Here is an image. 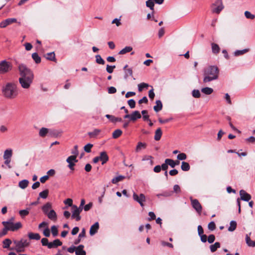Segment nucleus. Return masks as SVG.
<instances>
[{
	"instance_id": "nucleus-1",
	"label": "nucleus",
	"mask_w": 255,
	"mask_h": 255,
	"mask_svg": "<svg viewBox=\"0 0 255 255\" xmlns=\"http://www.w3.org/2000/svg\"><path fill=\"white\" fill-rule=\"evenodd\" d=\"M18 70L20 76L18 79L20 86L23 89H29L34 79L32 71L23 64L19 65Z\"/></svg>"
},
{
	"instance_id": "nucleus-2",
	"label": "nucleus",
	"mask_w": 255,
	"mask_h": 255,
	"mask_svg": "<svg viewBox=\"0 0 255 255\" xmlns=\"http://www.w3.org/2000/svg\"><path fill=\"white\" fill-rule=\"evenodd\" d=\"M219 70L216 66H209L203 70L204 83L210 82L218 78Z\"/></svg>"
},
{
	"instance_id": "nucleus-3",
	"label": "nucleus",
	"mask_w": 255,
	"mask_h": 255,
	"mask_svg": "<svg viewBox=\"0 0 255 255\" xmlns=\"http://www.w3.org/2000/svg\"><path fill=\"white\" fill-rule=\"evenodd\" d=\"M2 92L5 98L10 99H14L18 95L16 86L12 83H7L2 88Z\"/></svg>"
},
{
	"instance_id": "nucleus-4",
	"label": "nucleus",
	"mask_w": 255,
	"mask_h": 255,
	"mask_svg": "<svg viewBox=\"0 0 255 255\" xmlns=\"http://www.w3.org/2000/svg\"><path fill=\"white\" fill-rule=\"evenodd\" d=\"M13 243L15 245L14 247L11 248L10 250H15L16 252H23L25 248L29 245V242L26 240L21 239L20 241L13 240Z\"/></svg>"
},
{
	"instance_id": "nucleus-5",
	"label": "nucleus",
	"mask_w": 255,
	"mask_h": 255,
	"mask_svg": "<svg viewBox=\"0 0 255 255\" xmlns=\"http://www.w3.org/2000/svg\"><path fill=\"white\" fill-rule=\"evenodd\" d=\"M2 224L3 226H6L8 231H16L22 227L21 223L17 222L15 224L9 222H2Z\"/></svg>"
},
{
	"instance_id": "nucleus-6",
	"label": "nucleus",
	"mask_w": 255,
	"mask_h": 255,
	"mask_svg": "<svg viewBox=\"0 0 255 255\" xmlns=\"http://www.w3.org/2000/svg\"><path fill=\"white\" fill-rule=\"evenodd\" d=\"M12 66L10 62L6 60L0 62V73H5L11 69Z\"/></svg>"
},
{
	"instance_id": "nucleus-7",
	"label": "nucleus",
	"mask_w": 255,
	"mask_h": 255,
	"mask_svg": "<svg viewBox=\"0 0 255 255\" xmlns=\"http://www.w3.org/2000/svg\"><path fill=\"white\" fill-rule=\"evenodd\" d=\"M82 212V208H78L76 205L72 206V219H75L77 221L81 220L80 214Z\"/></svg>"
},
{
	"instance_id": "nucleus-8",
	"label": "nucleus",
	"mask_w": 255,
	"mask_h": 255,
	"mask_svg": "<svg viewBox=\"0 0 255 255\" xmlns=\"http://www.w3.org/2000/svg\"><path fill=\"white\" fill-rule=\"evenodd\" d=\"M192 207L199 214H201L202 207L201 204L199 203L197 199H193L192 197L190 198Z\"/></svg>"
},
{
	"instance_id": "nucleus-9",
	"label": "nucleus",
	"mask_w": 255,
	"mask_h": 255,
	"mask_svg": "<svg viewBox=\"0 0 255 255\" xmlns=\"http://www.w3.org/2000/svg\"><path fill=\"white\" fill-rule=\"evenodd\" d=\"M133 199H134V200L137 202L141 207L144 206V204H143V202L144 201H145V197L144 195V194H140L139 195V196H138L136 193H133Z\"/></svg>"
},
{
	"instance_id": "nucleus-10",
	"label": "nucleus",
	"mask_w": 255,
	"mask_h": 255,
	"mask_svg": "<svg viewBox=\"0 0 255 255\" xmlns=\"http://www.w3.org/2000/svg\"><path fill=\"white\" fill-rule=\"evenodd\" d=\"M141 118V114L138 111H133L130 115L128 114V121L135 122Z\"/></svg>"
},
{
	"instance_id": "nucleus-11",
	"label": "nucleus",
	"mask_w": 255,
	"mask_h": 255,
	"mask_svg": "<svg viewBox=\"0 0 255 255\" xmlns=\"http://www.w3.org/2000/svg\"><path fill=\"white\" fill-rule=\"evenodd\" d=\"M217 4H219V5L215 8H213L212 11L213 13H219L224 8L222 0H217L215 3L213 4V5L215 6Z\"/></svg>"
},
{
	"instance_id": "nucleus-12",
	"label": "nucleus",
	"mask_w": 255,
	"mask_h": 255,
	"mask_svg": "<svg viewBox=\"0 0 255 255\" xmlns=\"http://www.w3.org/2000/svg\"><path fill=\"white\" fill-rule=\"evenodd\" d=\"M66 161L69 163L68 167L73 170L74 169L75 163L77 162L78 160H77L75 156H70L67 158Z\"/></svg>"
},
{
	"instance_id": "nucleus-13",
	"label": "nucleus",
	"mask_w": 255,
	"mask_h": 255,
	"mask_svg": "<svg viewBox=\"0 0 255 255\" xmlns=\"http://www.w3.org/2000/svg\"><path fill=\"white\" fill-rule=\"evenodd\" d=\"M16 21L17 19L15 18H7L0 23V27L1 28H4L6 27L7 25L12 23L16 22Z\"/></svg>"
},
{
	"instance_id": "nucleus-14",
	"label": "nucleus",
	"mask_w": 255,
	"mask_h": 255,
	"mask_svg": "<svg viewBox=\"0 0 255 255\" xmlns=\"http://www.w3.org/2000/svg\"><path fill=\"white\" fill-rule=\"evenodd\" d=\"M240 195L241 200L247 202L249 201L252 198L251 195L244 190H241L240 191Z\"/></svg>"
},
{
	"instance_id": "nucleus-15",
	"label": "nucleus",
	"mask_w": 255,
	"mask_h": 255,
	"mask_svg": "<svg viewBox=\"0 0 255 255\" xmlns=\"http://www.w3.org/2000/svg\"><path fill=\"white\" fill-rule=\"evenodd\" d=\"M99 160L102 162V164H104L109 160V156L106 151L100 152V155L98 156Z\"/></svg>"
},
{
	"instance_id": "nucleus-16",
	"label": "nucleus",
	"mask_w": 255,
	"mask_h": 255,
	"mask_svg": "<svg viewBox=\"0 0 255 255\" xmlns=\"http://www.w3.org/2000/svg\"><path fill=\"white\" fill-rule=\"evenodd\" d=\"M41 209L45 215L47 214L50 210H52V204L50 202L46 203L41 207Z\"/></svg>"
},
{
	"instance_id": "nucleus-17",
	"label": "nucleus",
	"mask_w": 255,
	"mask_h": 255,
	"mask_svg": "<svg viewBox=\"0 0 255 255\" xmlns=\"http://www.w3.org/2000/svg\"><path fill=\"white\" fill-rule=\"evenodd\" d=\"M62 244V243L59 239H56L52 242H50V245L48 246V249L56 248L61 246Z\"/></svg>"
},
{
	"instance_id": "nucleus-18",
	"label": "nucleus",
	"mask_w": 255,
	"mask_h": 255,
	"mask_svg": "<svg viewBox=\"0 0 255 255\" xmlns=\"http://www.w3.org/2000/svg\"><path fill=\"white\" fill-rule=\"evenodd\" d=\"M99 228V224L98 222H96L93 225L90 229V234L91 236L94 235L97 232Z\"/></svg>"
},
{
	"instance_id": "nucleus-19",
	"label": "nucleus",
	"mask_w": 255,
	"mask_h": 255,
	"mask_svg": "<svg viewBox=\"0 0 255 255\" xmlns=\"http://www.w3.org/2000/svg\"><path fill=\"white\" fill-rule=\"evenodd\" d=\"M84 248V246L82 245H80L78 247H76L75 250L76 255H86V253L83 250Z\"/></svg>"
},
{
	"instance_id": "nucleus-20",
	"label": "nucleus",
	"mask_w": 255,
	"mask_h": 255,
	"mask_svg": "<svg viewBox=\"0 0 255 255\" xmlns=\"http://www.w3.org/2000/svg\"><path fill=\"white\" fill-rule=\"evenodd\" d=\"M47 217L52 221H55L57 220V214L54 210H50L49 212L46 214Z\"/></svg>"
},
{
	"instance_id": "nucleus-21",
	"label": "nucleus",
	"mask_w": 255,
	"mask_h": 255,
	"mask_svg": "<svg viewBox=\"0 0 255 255\" xmlns=\"http://www.w3.org/2000/svg\"><path fill=\"white\" fill-rule=\"evenodd\" d=\"M12 155V150L11 149H6L3 154V159H11Z\"/></svg>"
},
{
	"instance_id": "nucleus-22",
	"label": "nucleus",
	"mask_w": 255,
	"mask_h": 255,
	"mask_svg": "<svg viewBox=\"0 0 255 255\" xmlns=\"http://www.w3.org/2000/svg\"><path fill=\"white\" fill-rule=\"evenodd\" d=\"M156 105L153 107V109L156 112H158L162 109V104L160 100H157L156 101Z\"/></svg>"
},
{
	"instance_id": "nucleus-23",
	"label": "nucleus",
	"mask_w": 255,
	"mask_h": 255,
	"mask_svg": "<svg viewBox=\"0 0 255 255\" xmlns=\"http://www.w3.org/2000/svg\"><path fill=\"white\" fill-rule=\"evenodd\" d=\"M246 242L248 246L255 247V241H252L248 234L246 236Z\"/></svg>"
},
{
	"instance_id": "nucleus-24",
	"label": "nucleus",
	"mask_w": 255,
	"mask_h": 255,
	"mask_svg": "<svg viewBox=\"0 0 255 255\" xmlns=\"http://www.w3.org/2000/svg\"><path fill=\"white\" fill-rule=\"evenodd\" d=\"M162 132L160 128H157L155 132L154 135V139L156 141H158L160 139L161 137L162 136Z\"/></svg>"
},
{
	"instance_id": "nucleus-25",
	"label": "nucleus",
	"mask_w": 255,
	"mask_h": 255,
	"mask_svg": "<svg viewBox=\"0 0 255 255\" xmlns=\"http://www.w3.org/2000/svg\"><path fill=\"white\" fill-rule=\"evenodd\" d=\"M126 178V177L123 175H119L117 177H115L113 178L112 180V182L113 184H116L118 182L123 181L124 179Z\"/></svg>"
},
{
	"instance_id": "nucleus-26",
	"label": "nucleus",
	"mask_w": 255,
	"mask_h": 255,
	"mask_svg": "<svg viewBox=\"0 0 255 255\" xmlns=\"http://www.w3.org/2000/svg\"><path fill=\"white\" fill-rule=\"evenodd\" d=\"M28 183H29L28 180H27L26 179H24V180H22L19 182L18 186L20 188L24 189H25L27 187Z\"/></svg>"
},
{
	"instance_id": "nucleus-27",
	"label": "nucleus",
	"mask_w": 255,
	"mask_h": 255,
	"mask_svg": "<svg viewBox=\"0 0 255 255\" xmlns=\"http://www.w3.org/2000/svg\"><path fill=\"white\" fill-rule=\"evenodd\" d=\"M28 237L30 240H39L40 239V236L38 233H29Z\"/></svg>"
},
{
	"instance_id": "nucleus-28",
	"label": "nucleus",
	"mask_w": 255,
	"mask_h": 255,
	"mask_svg": "<svg viewBox=\"0 0 255 255\" xmlns=\"http://www.w3.org/2000/svg\"><path fill=\"white\" fill-rule=\"evenodd\" d=\"M249 50L250 49L248 48L243 50H237L234 52V54L235 56H239L248 52Z\"/></svg>"
},
{
	"instance_id": "nucleus-29",
	"label": "nucleus",
	"mask_w": 255,
	"mask_h": 255,
	"mask_svg": "<svg viewBox=\"0 0 255 255\" xmlns=\"http://www.w3.org/2000/svg\"><path fill=\"white\" fill-rule=\"evenodd\" d=\"M212 46V52L214 54H218L220 52V48L217 44L215 43H212L211 44Z\"/></svg>"
},
{
	"instance_id": "nucleus-30",
	"label": "nucleus",
	"mask_w": 255,
	"mask_h": 255,
	"mask_svg": "<svg viewBox=\"0 0 255 255\" xmlns=\"http://www.w3.org/2000/svg\"><path fill=\"white\" fill-rule=\"evenodd\" d=\"M101 131V130L99 129H95L93 131L88 132V134L91 138H94L96 137Z\"/></svg>"
},
{
	"instance_id": "nucleus-31",
	"label": "nucleus",
	"mask_w": 255,
	"mask_h": 255,
	"mask_svg": "<svg viewBox=\"0 0 255 255\" xmlns=\"http://www.w3.org/2000/svg\"><path fill=\"white\" fill-rule=\"evenodd\" d=\"M146 6L152 10V13L154 12V2L153 0H147L146 1Z\"/></svg>"
},
{
	"instance_id": "nucleus-32",
	"label": "nucleus",
	"mask_w": 255,
	"mask_h": 255,
	"mask_svg": "<svg viewBox=\"0 0 255 255\" xmlns=\"http://www.w3.org/2000/svg\"><path fill=\"white\" fill-rule=\"evenodd\" d=\"M85 234L86 231L85 229L83 228L82 230V232L79 234L78 239L75 241L74 244L75 245L78 244L80 242L81 238L84 237L85 236Z\"/></svg>"
},
{
	"instance_id": "nucleus-33",
	"label": "nucleus",
	"mask_w": 255,
	"mask_h": 255,
	"mask_svg": "<svg viewBox=\"0 0 255 255\" xmlns=\"http://www.w3.org/2000/svg\"><path fill=\"white\" fill-rule=\"evenodd\" d=\"M49 129L46 128H42L39 132V135L41 137H45L49 133Z\"/></svg>"
},
{
	"instance_id": "nucleus-34",
	"label": "nucleus",
	"mask_w": 255,
	"mask_h": 255,
	"mask_svg": "<svg viewBox=\"0 0 255 255\" xmlns=\"http://www.w3.org/2000/svg\"><path fill=\"white\" fill-rule=\"evenodd\" d=\"M146 147V144L141 142H139L136 147L135 151L139 152L142 149H145Z\"/></svg>"
},
{
	"instance_id": "nucleus-35",
	"label": "nucleus",
	"mask_w": 255,
	"mask_h": 255,
	"mask_svg": "<svg viewBox=\"0 0 255 255\" xmlns=\"http://www.w3.org/2000/svg\"><path fill=\"white\" fill-rule=\"evenodd\" d=\"M220 248V243L219 242H216L214 244L211 245L210 246V249L212 253H214L217 250V249Z\"/></svg>"
},
{
	"instance_id": "nucleus-36",
	"label": "nucleus",
	"mask_w": 255,
	"mask_h": 255,
	"mask_svg": "<svg viewBox=\"0 0 255 255\" xmlns=\"http://www.w3.org/2000/svg\"><path fill=\"white\" fill-rule=\"evenodd\" d=\"M181 168L183 171H187L190 170V166L188 162L183 161L182 162Z\"/></svg>"
},
{
	"instance_id": "nucleus-37",
	"label": "nucleus",
	"mask_w": 255,
	"mask_h": 255,
	"mask_svg": "<svg viewBox=\"0 0 255 255\" xmlns=\"http://www.w3.org/2000/svg\"><path fill=\"white\" fill-rule=\"evenodd\" d=\"M201 92L206 95H210L213 92V89L209 87H205L201 89Z\"/></svg>"
},
{
	"instance_id": "nucleus-38",
	"label": "nucleus",
	"mask_w": 255,
	"mask_h": 255,
	"mask_svg": "<svg viewBox=\"0 0 255 255\" xmlns=\"http://www.w3.org/2000/svg\"><path fill=\"white\" fill-rule=\"evenodd\" d=\"M48 193L49 191L48 189L44 190V191L40 192L39 194V198H38V200L39 199V198L46 199L48 196Z\"/></svg>"
},
{
	"instance_id": "nucleus-39",
	"label": "nucleus",
	"mask_w": 255,
	"mask_h": 255,
	"mask_svg": "<svg viewBox=\"0 0 255 255\" xmlns=\"http://www.w3.org/2000/svg\"><path fill=\"white\" fill-rule=\"evenodd\" d=\"M12 243L11 241L9 239H5L2 242L3 246L2 247L4 249H8L10 244Z\"/></svg>"
},
{
	"instance_id": "nucleus-40",
	"label": "nucleus",
	"mask_w": 255,
	"mask_h": 255,
	"mask_svg": "<svg viewBox=\"0 0 255 255\" xmlns=\"http://www.w3.org/2000/svg\"><path fill=\"white\" fill-rule=\"evenodd\" d=\"M32 58L36 64L41 62V58L36 52L33 53L32 54Z\"/></svg>"
},
{
	"instance_id": "nucleus-41",
	"label": "nucleus",
	"mask_w": 255,
	"mask_h": 255,
	"mask_svg": "<svg viewBox=\"0 0 255 255\" xmlns=\"http://www.w3.org/2000/svg\"><path fill=\"white\" fill-rule=\"evenodd\" d=\"M230 226L228 228V231L229 232H233L237 228V223L235 221H232L230 224Z\"/></svg>"
},
{
	"instance_id": "nucleus-42",
	"label": "nucleus",
	"mask_w": 255,
	"mask_h": 255,
	"mask_svg": "<svg viewBox=\"0 0 255 255\" xmlns=\"http://www.w3.org/2000/svg\"><path fill=\"white\" fill-rule=\"evenodd\" d=\"M149 85L145 83H141L138 85V90L139 92H141L144 89H147Z\"/></svg>"
},
{
	"instance_id": "nucleus-43",
	"label": "nucleus",
	"mask_w": 255,
	"mask_h": 255,
	"mask_svg": "<svg viewBox=\"0 0 255 255\" xmlns=\"http://www.w3.org/2000/svg\"><path fill=\"white\" fill-rule=\"evenodd\" d=\"M172 191H164L162 193L157 194L156 196L158 198H160L161 196L167 197L171 196L172 195Z\"/></svg>"
},
{
	"instance_id": "nucleus-44",
	"label": "nucleus",
	"mask_w": 255,
	"mask_h": 255,
	"mask_svg": "<svg viewBox=\"0 0 255 255\" xmlns=\"http://www.w3.org/2000/svg\"><path fill=\"white\" fill-rule=\"evenodd\" d=\"M29 210V208H27L25 210H20L19 211V214L21 218H24L28 215Z\"/></svg>"
},
{
	"instance_id": "nucleus-45",
	"label": "nucleus",
	"mask_w": 255,
	"mask_h": 255,
	"mask_svg": "<svg viewBox=\"0 0 255 255\" xmlns=\"http://www.w3.org/2000/svg\"><path fill=\"white\" fill-rule=\"evenodd\" d=\"M122 133V131L120 129L115 130L112 134V137L114 138H118Z\"/></svg>"
},
{
	"instance_id": "nucleus-46",
	"label": "nucleus",
	"mask_w": 255,
	"mask_h": 255,
	"mask_svg": "<svg viewBox=\"0 0 255 255\" xmlns=\"http://www.w3.org/2000/svg\"><path fill=\"white\" fill-rule=\"evenodd\" d=\"M95 58L96 61L98 64L101 65L105 64V61L103 60V59L101 57V56L100 55H96Z\"/></svg>"
},
{
	"instance_id": "nucleus-47",
	"label": "nucleus",
	"mask_w": 255,
	"mask_h": 255,
	"mask_svg": "<svg viewBox=\"0 0 255 255\" xmlns=\"http://www.w3.org/2000/svg\"><path fill=\"white\" fill-rule=\"evenodd\" d=\"M51 233L54 237H56L58 235V231L57 227L53 225L51 228Z\"/></svg>"
},
{
	"instance_id": "nucleus-48",
	"label": "nucleus",
	"mask_w": 255,
	"mask_h": 255,
	"mask_svg": "<svg viewBox=\"0 0 255 255\" xmlns=\"http://www.w3.org/2000/svg\"><path fill=\"white\" fill-rule=\"evenodd\" d=\"M192 95L195 98H199L201 97V94L199 90H193L192 91Z\"/></svg>"
},
{
	"instance_id": "nucleus-49",
	"label": "nucleus",
	"mask_w": 255,
	"mask_h": 255,
	"mask_svg": "<svg viewBox=\"0 0 255 255\" xmlns=\"http://www.w3.org/2000/svg\"><path fill=\"white\" fill-rule=\"evenodd\" d=\"M47 56L46 57V59L49 60H51V61H55L56 59H55V54L54 52H50V53H47Z\"/></svg>"
},
{
	"instance_id": "nucleus-50",
	"label": "nucleus",
	"mask_w": 255,
	"mask_h": 255,
	"mask_svg": "<svg viewBox=\"0 0 255 255\" xmlns=\"http://www.w3.org/2000/svg\"><path fill=\"white\" fill-rule=\"evenodd\" d=\"M165 162L168 164L171 167L174 168L175 167V162L173 159H166L165 160Z\"/></svg>"
},
{
	"instance_id": "nucleus-51",
	"label": "nucleus",
	"mask_w": 255,
	"mask_h": 255,
	"mask_svg": "<svg viewBox=\"0 0 255 255\" xmlns=\"http://www.w3.org/2000/svg\"><path fill=\"white\" fill-rule=\"evenodd\" d=\"M245 15L247 18L250 19H254L255 17V15L254 14H252L249 11H246L245 12Z\"/></svg>"
},
{
	"instance_id": "nucleus-52",
	"label": "nucleus",
	"mask_w": 255,
	"mask_h": 255,
	"mask_svg": "<svg viewBox=\"0 0 255 255\" xmlns=\"http://www.w3.org/2000/svg\"><path fill=\"white\" fill-rule=\"evenodd\" d=\"M93 146V145L91 143H88L86 145H85L84 149V150L87 152L89 153L91 151V148Z\"/></svg>"
},
{
	"instance_id": "nucleus-53",
	"label": "nucleus",
	"mask_w": 255,
	"mask_h": 255,
	"mask_svg": "<svg viewBox=\"0 0 255 255\" xmlns=\"http://www.w3.org/2000/svg\"><path fill=\"white\" fill-rule=\"evenodd\" d=\"M78 147L77 145H75L73 149L71 151V153L73 154L72 156H75L76 157V158H77V156L79 154Z\"/></svg>"
},
{
	"instance_id": "nucleus-54",
	"label": "nucleus",
	"mask_w": 255,
	"mask_h": 255,
	"mask_svg": "<svg viewBox=\"0 0 255 255\" xmlns=\"http://www.w3.org/2000/svg\"><path fill=\"white\" fill-rule=\"evenodd\" d=\"M187 158V155L184 153H180L177 156V158L179 160H185Z\"/></svg>"
},
{
	"instance_id": "nucleus-55",
	"label": "nucleus",
	"mask_w": 255,
	"mask_h": 255,
	"mask_svg": "<svg viewBox=\"0 0 255 255\" xmlns=\"http://www.w3.org/2000/svg\"><path fill=\"white\" fill-rule=\"evenodd\" d=\"M116 68L115 65L110 66L109 65H107L106 71L109 73H112L114 69Z\"/></svg>"
},
{
	"instance_id": "nucleus-56",
	"label": "nucleus",
	"mask_w": 255,
	"mask_h": 255,
	"mask_svg": "<svg viewBox=\"0 0 255 255\" xmlns=\"http://www.w3.org/2000/svg\"><path fill=\"white\" fill-rule=\"evenodd\" d=\"M41 242L43 246H47L48 248V246L50 245V242H48V240L47 238H42L41 239Z\"/></svg>"
},
{
	"instance_id": "nucleus-57",
	"label": "nucleus",
	"mask_w": 255,
	"mask_h": 255,
	"mask_svg": "<svg viewBox=\"0 0 255 255\" xmlns=\"http://www.w3.org/2000/svg\"><path fill=\"white\" fill-rule=\"evenodd\" d=\"M215 236L213 234L210 235L207 238V241L209 244L213 243L215 241Z\"/></svg>"
},
{
	"instance_id": "nucleus-58",
	"label": "nucleus",
	"mask_w": 255,
	"mask_h": 255,
	"mask_svg": "<svg viewBox=\"0 0 255 255\" xmlns=\"http://www.w3.org/2000/svg\"><path fill=\"white\" fill-rule=\"evenodd\" d=\"M208 229L211 231H213L216 228V225L215 223L214 222H211L209 223L208 225Z\"/></svg>"
},
{
	"instance_id": "nucleus-59",
	"label": "nucleus",
	"mask_w": 255,
	"mask_h": 255,
	"mask_svg": "<svg viewBox=\"0 0 255 255\" xmlns=\"http://www.w3.org/2000/svg\"><path fill=\"white\" fill-rule=\"evenodd\" d=\"M64 203L66 204V205H68L69 206H70L72 207V206H73L74 205H73V201L70 198H68L67 199H66L64 201Z\"/></svg>"
},
{
	"instance_id": "nucleus-60",
	"label": "nucleus",
	"mask_w": 255,
	"mask_h": 255,
	"mask_svg": "<svg viewBox=\"0 0 255 255\" xmlns=\"http://www.w3.org/2000/svg\"><path fill=\"white\" fill-rule=\"evenodd\" d=\"M128 106L130 108H134L135 106V102L133 99H130L128 100Z\"/></svg>"
},
{
	"instance_id": "nucleus-61",
	"label": "nucleus",
	"mask_w": 255,
	"mask_h": 255,
	"mask_svg": "<svg viewBox=\"0 0 255 255\" xmlns=\"http://www.w3.org/2000/svg\"><path fill=\"white\" fill-rule=\"evenodd\" d=\"M106 117L111 122L115 123L116 117L113 115H106Z\"/></svg>"
},
{
	"instance_id": "nucleus-62",
	"label": "nucleus",
	"mask_w": 255,
	"mask_h": 255,
	"mask_svg": "<svg viewBox=\"0 0 255 255\" xmlns=\"http://www.w3.org/2000/svg\"><path fill=\"white\" fill-rule=\"evenodd\" d=\"M148 96H149V98L151 100L153 99V98L155 96V94L154 93V90L152 87V89L151 90H150L148 92Z\"/></svg>"
},
{
	"instance_id": "nucleus-63",
	"label": "nucleus",
	"mask_w": 255,
	"mask_h": 255,
	"mask_svg": "<svg viewBox=\"0 0 255 255\" xmlns=\"http://www.w3.org/2000/svg\"><path fill=\"white\" fill-rule=\"evenodd\" d=\"M93 203L92 202L89 203V204L86 205L84 207V210L85 211H88L91 209V208L92 207Z\"/></svg>"
},
{
	"instance_id": "nucleus-64",
	"label": "nucleus",
	"mask_w": 255,
	"mask_h": 255,
	"mask_svg": "<svg viewBox=\"0 0 255 255\" xmlns=\"http://www.w3.org/2000/svg\"><path fill=\"white\" fill-rule=\"evenodd\" d=\"M173 192L178 193L181 192L180 187L178 185H175L173 186Z\"/></svg>"
}]
</instances>
